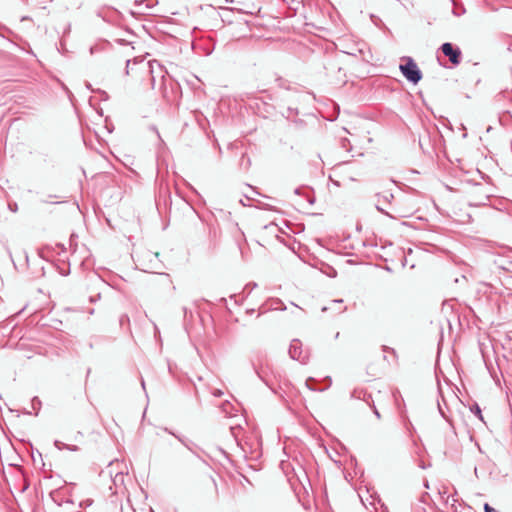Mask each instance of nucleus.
Returning <instances> with one entry per match:
<instances>
[{
	"instance_id": "nucleus-9",
	"label": "nucleus",
	"mask_w": 512,
	"mask_h": 512,
	"mask_svg": "<svg viewBox=\"0 0 512 512\" xmlns=\"http://www.w3.org/2000/svg\"><path fill=\"white\" fill-rule=\"evenodd\" d=\"M484 511L485 512H498L497 510H495L493 507H491L488 503H485L484 505Z\"/></svg>"
},
{
	"instance_id": "nucleus-8",
	"label": "nucleus",
	"mask_w": 512,
	"mask_h": 512,
	"mask_svg": "<svg viewBox=\"0 0 512 512\" xmlns=\"http://www.w3.org/2000/svg\"><path fill=\"white\" fill-rule=\"evenodd\" d=\"M55 447L59 450H62V449H67L68 448V444H65L59 440H56L55 443H54Z\"/></svg>"
},
{
	"instance_id": "nucleus-5",
	"label": "nucleus",
	"mask_w": 512,
	"mask_h": 512,
	"mask_svg": "<svg viewBox=\"0 0 512 512\" xmlns=\"http://www.w3.org/2000/svg\"><path fill=\"white\" fill-rule=\"evenodd\" d=\"M471 412L483 421L481 409L477 403L473 404L470 408Z\"/></svg>"
},
{
	"instance_id": "nucleus-1",
	"label": "nucleus",
	"mask_w": 512,
	"mask_h": 512,
	"mask_svg": "<svg viewBox=\"0 0 512 512\" xmlns=\"http://www.w3.org/2000/svg\"><path fill=\"white\" fill-rule=\"evenodd\" d=\"M404 60L406 63L400 65V71L408 81L417 84L422 79V72L411 57H406Z\"/></svg>"
},
{
	"instance_id": "nucleus-16",
	"label": "nucleus",
	"mask_w": 512,
	"mask_h": 512,
	"mask_svg": "<svg viewBox=\"0 0 512 512\" xmlns=\"http://www.w3.org/2000/svg\"><path fill=\"white\" fill-rule=\"evenodd\" d=\"M332 308H333L332 306H331V307L324 306V307L322 308V311H323V312H326L327 310H331Z\"/></svg>"
},
{
	"instance_id": "nucleus-13",
	"label": "nucleus",
	"mask_w": 512,
	"mask_h": 512,
	"mask_svg": "<svg viewBox=\"0 0 512 512\" xmlns=\"http://www.w3.org/2000/svg\"><path fill=\"white\" fill-rule=\"evenodd\" d=\"M213 395L219 397L222 395V392L220 390H214Z\"/></svg>"
},
{
	"instance_id": "nucleus-2",
	"label": "nucleus",
	"mask_w": 512,
	"mask_h": 512,
	"mask_svg": "<svg viewBox=\"0 0 512 512\" xmlns=\"http://www.w3.org/2000/svg\"><path fill=\"white\" fill-rule=\"evenodd\" d=\"M289 355L292 359L305 364L309 359L308 350L303 348V344L298 339H293L289 346Z\"/></svg>"
},
{
	"instance_id": "nucleus-11",
	"label": "nucleus",
	"mask_w": 512,
	"mask_h": 512,
	"mask_svg": "<svg viewBox=\"0 0 512 512\" xmlns=\"http://www.w3.org/2000/svg\"><path fill=\"white\" fill-rule=\"evenodd\" d=\"M67 449H68V450H71V451H77V450H78V447H77V446H75V445H69V444H68V448H67Z\"/></svg>"
},
{
	"instance_id": "nucleus-3",
	"label": "nucleus",
	"mask_w": 512,
	"mask_h": 512,
	"mask_svg": "<svg viewBox=\"0 0 512 512\" xmlns=\"http://www.w3.org/2000/svg\"><path fill=\"white\" fill-rule=\"evenodd\" d=\"M442 53L449 58L450 62L454 65H458L461 61V50L458 47H454L451 43L446 42L441 45Z\"/></svg>"
},
{
	"instance_id": "nucleus-14",
	"label": "nucleus",
	"mask_w": 512,
	"mask_h": 512,
	"mask_svg": "<svg viewBox=\"0 0 512 512\" xmlns=\"http://www.w3.org/2000/svg\"><path fill=\"white\" fill-rule=\"evenodd\" d=\"M340 304H342V300H334L332 302V306H336V305H340Z\"/></svg>"
},
{
	"instance_id": "nucleus-18",
	"label": "nucleus",
	"mask_w": 512,
	"mask_h": 512,
	"mask_svg": "<svg viewBox=\"0 0 512 512\" xmlns=\"http://www.w3.org/2000/svg\"><path fill=\"white\" fill-rule=\"evenodd\" d=\"M345 308H342V307H339L337 310H336V313H341L344 311Z\"/></svg>"
},
{
	"instance_id": "nucleus-7",
	"label": "nucleus",
	"mask_w": 512,
	"mask_h": 512,
	"mask_svg": "<svg viewBox=\"0 0 512 512\" xmlns=\"http://www.w3.org/2000/svg\"><path fill=\"white\" fill-rule=\"evenodd\" d=\"M154 64H156L157 67L159 68L160 72H162V66L157 61H153V62H149L151 74H154ZM154 82H155V77H154V75H152V85H154Z\"/></svg>"
},
{
	"instance_id": "nucleus-10",
	"label": "nucleus",
	"mask_w": 512,
	"mask_h": 512,
	"mask_svg": "<svg viewBox=\"0 0 512 512\" xmlns=\"http://www.w3.org/2000/svg\"><path fill=\"white\" fill-rule=\"evenodd\" d=\"M178 439L191 451L194 453L193 447H191L188 443L184 442L181 438Z\"/></svg>"
},
{
	"instance_id": "nucleus-12",
	"label": "nucleus",
	"mask_w": 512,
	"mask_h": 512,
	"mask_svg": "<svg viewBox=\"0 0 512 512\" xmlns=\"http://www.w3.org/2000/svg\"><path fill=\"white\" fill-rule=\"evenodd\" d=\"M373 412L378 419L381 417L379 411L377 410V408L375 406H373Z\"/></svg>"
},
{
	"instance_id": "nucleus-17",
	"label": "nucleus",
	"mask_w": 512,
	"mask_h": 512,
	"mask_svg": "<svg viewBox=\"0 0 512 512\" xmlns=\"http://www.w3.org/2000/svg\"><path fill=\"white\" fill-rule=\"evenodd\" d=\"M347 142H348V140H347V139H344V140L342 141V146H343L344 148L346 147Z\"/></svg>"
},
{
	"instance_id": "nucleus-21",
	"label": "nucleus",
	"mask_w": 512,
	"mask_h": 512,
	"mask_svg": "<svg viewBox=\"0 0 512 512\" xmlns=\"http://www.w3.org/2000/svg\"><path fill=\"white\" fill-rule=\"evenodd\" d=\"M390 350L387 346H384V351Z\"/></svg>"
},
{
	"instance_id": "nucleus-4",
	"label": "nucleus",
	"mask_w": 512,
	"mask_h": 512,
	"mask_svg": "<svg viewBox=\"0 0 512 512\" xmlns=\"http://www.w3.org/2000/svg\"><path fill=\"white\" fill-rule=\"evenodd\" d=\"M261 309L263 310V312H267L270 310H285L286 306L284 305L282 300H280L278 298H274V299H269L268 301H266L262 305Z\"/></svg>"
},
{
	"instance_id": "nucleus-20",
	"label": "nucleus",
	"mask_w": 512,
	"mask_h": 512,
	"mask_svg": "<svg viewBox=\"0 0 512 512\" xmlns=\"http://www.w3.org/2000/svg\"><path fill=\"white\" fill-rule=\"evenodd\" d=\"M141 385H142V387H143V388L145 387V383H144V381H143V380H142V382H141Z\"/></svg>"
},
{
	"instance_id": "nucleus-6",
	"label": "nucleus",
	"mask_w": 512,
	"mask_h": 512,
	"mask_svg": "<svg viewBox=\"0 0 512 512\" xmlns=\"http://www.w3.org/2000/svg\"><path fill=\"white\" fill-rule=\"evenodd\" d=\"M377 196H378L377 203H380L381 198H383L387 202L390 200V198H393V195L391 193L385 194L383 196H381V195H377ZM376 208L378 211H380L382 213L384 212L383 209L379 206V204L376 205Z\"/></svg>"
},
{
	"instance_id": "nucleus-19",
	"label": "nucleus",
	"mask_w": 512,
	"mask_h": 512,
	"mask_svg": "<svg viewBox=\"0 0 512 512\" xmlns=\"http://www.w3.org/2000/svg\"><path fill=\"white\" fill-rule=\"evenodd\" d=\"M295 193H296V194H300L299 189H296V190H295Z\"/></svg>"
},
{
	"instance_id": "nucleus-15",
	"label": "nucleus",
	"mask_w": 512,
	"mask_h": 512,
	"mask_svg": "<svg viewBox=\"0 0 512 512\" xmlns=\"http://www.w3.org/2000/svg\"><path fill=\"white\" fill-rule=\"evenodd\" d=\"M91 503H92V501L88 499V500H86V501H84V502H81V503H80V506H82L83 504H85L86 506H88V505H91Z\"/></svg>"
}]
</instances>
